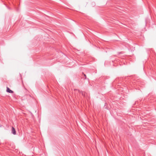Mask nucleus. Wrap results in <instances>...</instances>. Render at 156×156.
Returning <instances> with one entry per match:
<instances>
[{
	"label": "nucleus",
	"instance_id": "nucleus-1",
	"mask_svg": "<svg viewBox=\"0 0 156 156\" xmlns=\"http://www.w3.org/2000/svg\"><path fill=\"white\" fill-rule=\"evenodd\" d=\"M12 133L14 135L16 134V131L15 129L13 127H12Z\"/></svg>",
	"mask_w": 156,
	"mask_h": 156
},
{
	"label": "nucleus",
	"instance_id": "nucleus-2",
	"mask_svg": "<svg viewBox=\"0 0 156 156\" xmlns=\"http://www.w3.org/2000/svg\"><path fill=\"white\" fill-rule=\"evenodd\" d=\"M6 91L10 93H13V91L10 90L8 87H7Z\"/></svg>",
	"mask_w": 156,
	"mask_h": 156
},
{
	"label": "nucleus",
	"instance_id": "nucleus-3",
	"mask_svg": "<svg viewBox=\"0 0 156 156\" xmlns=\"http://www.w3.org/2000/svg\"><path fill=\"white\" fill-rule=\"evenodd\" d=\"M79 92H80V93L81 94H82V95L84 96H85V92H83V91H79Z\"/></svg>",
	"mask_w": 156,
	"mask_h": 156
},
{
	"label": "nucleus",
	"instance_id": "nucleus-4",
	"mask_svg": "<svg viewBox=\"0 0 156 156\" xmlns=\"http://www.w3.org/2000/svg\"><path fill=\"white\" fill-rule=\"evenodd\" d=\"M84 76L85 77V78L86 77V75L85 74H84Z\"/></svg>",
	"mask_w": 156,
	"mask_h": 156
}]
</instances>
